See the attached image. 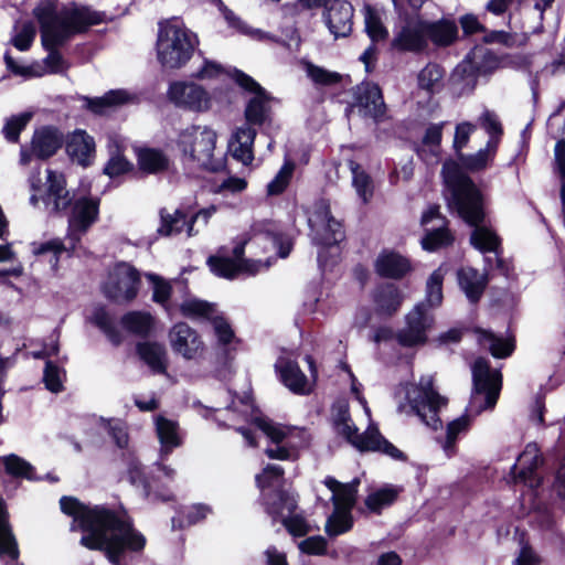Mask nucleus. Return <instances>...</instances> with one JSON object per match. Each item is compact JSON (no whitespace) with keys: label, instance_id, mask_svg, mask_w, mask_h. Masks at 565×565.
<instances>
[{"label":"nucleus","instance_id":"nucleus-1","mask_svg":"<svg viewBox=\"0 0 565 565\" xmlns=\"http://www.w3.org/2000/svg\"><path fill=\"white\" fill-rule=\"evenodd\" d=\"M64 514L72 516L71 531L81 530L85 534L81 545L93 551H104L113 565H124V555L140 552L146 545V537L134 527L126 510H110L104 505L89 507L74 497L60 499Z\"/></svg>","mask_w":565,"mask_h":565},{"label":"nucleus","instance_id":"nucleus-2","mask_svg":"<svg viewBox=\"0 0 565 565\" xmlns=\"http://www.w3.org/2000/svg\"><path fill=\"white\" fill-rule=\"evenodd\" d=\"M441 174L449 210L475 227L470 236L472 246L483 254H493L484 257L486 267L491 269L495 264L497 269L508 276L509 266L499 256L500 238L490 227L483 225L486 204L482 192L454 162L444 163Z\"/></svg>","mask_w":565,"mask_h":565},{"label":"nucleus","instance_id":"nucleus-3","mask_svg":"<svg viewBox=\"0 0 565 565\" xmlns=\"http://www.w3.org/2000/svg\"><path fill=\"white\" fill-rule=\"evenodd\" d=\"M33 13L40 24L42 44L49 51L44 64L51 73H63L67 70L57 47L89 26L102 23L105 18L103 12L88 7L74 2L62 4L58 0H40Z\"/></svg>","mask_w":565,"mask_h":565},{"label":"nucleus","instance_id":"nucleus-4","mask_svg":"<svg viewBox=\"0 0 565 565\" xmlns=\"http://www.w3.org/2000/svg\"><path fill=\"white\" fill-rule=\"evenodd\" d=\"M216 139L212 128L192 125L179 132L175 146L184 164L216 172L224 167L223 157L215 156Z\"/></svg>","mask_w":565,"mask_h":565},{"label":"nucleus","instance_id":"nucleus-5","mask_svg":"<svg viewBox=\"0 0 565 565\" xmlns=\"http://www.w3.org/2000/svg\"><path fill=\"white\" fill-rule=\"evenodd\" d=\"M403 391L405 402L398 403V413L416 415L435 430L441 427L439 412L447 405L448 399L435 390L433 375H423L418 383H407Z\"/></svg>","mask_w":565,"mask_h":565},{"label":"nucleus","instance_id":"nucleus-6","mask_svg":"<svg viewBox=\"0 0 565 565\" xmlns=\"http://www.w3.org/2000/svg\"><path fill=\"white\" fill-rule=\"evenodd\" d=\"M198 44L196 34L178 21L159 23L157 55L162 66H183L191 58Z\"/></svg>","mask_w":565,"mask_h":565},{"label":"nucleus","instance_id":"nucleus-7","mask_svg":"<svg viewBox=\"0 0 565 565\" xmlns=\"http://www.w3.org/2000/svg\"><path fill=\"white\" fill-rule=\"evenodd\" d=\"M255 424L270 439L265 449L270 459L295 460L298 450L309 444L310 435L305 428L286 427L262 417H257Z\"/></svg>","mask_w":565,"mask_h":565},{"label":"nucleus","instance_id":"nucleus-8","mask_svg":"<svg viewBox=\"0 0 565 565\" xmlns=\"http://www.w3.org/2000/svg\"><path fill=\"white\" fill-rule=\"evenodd\" d=\"M98 215V202L92 199L82 198L76 200L72 205V212L68 217V233L66 247L61 241L53 239L41 244L35 250L36 254H45L53 252L57 254L71 249L75 250L76 244L81 241V236L88 230V227L96 221Z\"/></svg>","mask_w":565,"mask_h":565},{"label":"nucleus","instance_id":"nucleus-9","mask_svg":"<svg viewBox=\"0 0 565 565\" xmlns=\"http://www.w3.org/2000/svg\"><path fill=\"white\" fill-rule=\"evenodd\" d=\"M472 383L470 412L477 415L482 411L492 409L501 391L502 376L500 371L492 370L487 359L478 358L472 364Z\"/></svg>","mask_w":565,"mask_h":565},{"label":"nucleus","instance_id":"nucleus-10","mask_svg":"<svg viewBox=\"0 0 565 565\" xmlns=\"http://www.w3.org/2000/svg\"><path fill=\"white\" fill-rule=\"evenodd\" d=\"M498 61L492 52L483 46H476L455 67L450 81L459 95L471 93L479 75L487 73L497 65Z\"/></svg>","mask_w":565,"mask_h":565},{"label":"nucleus","instance_id":"nucleus-11","mask_svg":"<svg viewBox=\"0 0 565 565\" xmlns=\"http://www.w3.org/2000/svg\"><path fill=\"white\" fill-rule=\"evenodd\" d=\"M46 182L41 185L40 173H32L29 181L32 194L30 203L36 205L42 201L45 209L50 212H62L71 206L73 198L65 188L64 175L53 170L46 171Z\"/></svg>","mask_w":565,"mask_h":565},{"label":"nucleus","instance_id":"nucleus-12","mask_svg":"<svg viewBox=\"0 0 565 565\" xmlns=\"http://www.w3.org/2000/svg\"><path fill=\"white\" fill-rule=\"evenodd\" d=\"M140 282V274L135 267L127 263H118L104 282L103 294L116 303L129 302L137 297Z\"/></svg>","mask_w":565,"mask_h":565},{"label":"nucleus","instance_id":"nucleus-13","mask_svg":"<svg viewBox=\"0 0 565 565\" xmlns=\"http://www.w3.org/2000/svg\"><path fill=\"white\" fill-rule=\"evenodd\" d=\"M248 242L249 239H245L234 247V258L220 255L210 256L207 265L211 271L218 277L233 279L239 275H256L262 268L266 269L269 266L268 264H263L260 260L243 258L244 246Z\"/></svg>","mask_w":565,"mask_h":565},{"label":"nucleus","instance_id":"nucleus-14","mask_svg":"<svg viewBox=\"0 0 565 565\" xmlns=\"http://www.w3.org/2000/svg\"><path fill=\"white\" fill-rule=\"evenodd\" d=\"M428 47L425 20L405 17L395 25L391 49L399 53H422Z\"/></svg>","mask_w":565,"mask_h":565},{"label":"nucleus","instance_id":"nucleus-15","mask_svg":"<svg viewBox=\"0 0 565 565\" xmlns=\"http://www.w3.org/2000/svg\"><path fill=\"white\" fill-rule=\"evenodd\" d=\"M308 223L312 232V239L317 245L333 246L344 238L341 223L331 215L330 207L323 200L316 203Z\"/></svg>","mask_w":565,"mask_h":565},{"label":"nucleus","instance_id":"nucleus-16","mask_svg":"<svg viewBox=\"0 0 565 565\" xmlns=\"http://www.w3.org/2000/svg\"><path fill=\"white\" fill-rule=\"evenodd\" d=\"M433 326L434 317L427 311L426 303L420 302L406 315L405 326L396 334L397 342L405 348L424 345Z\"/></svg>","mask_w":565,"mask_h":565},{"label":"nucleus","instance_id":"nucleus-17","mask_svg":"<svg viewBox=\"0 0 565 565\" xmlns=\"http://www.w3.org/2000/svg\"><path fill=\"white\" fill-rule=\"evenodd\" d=\"M354 106L364 118H371L375 124L388 119L387 108L379 85L363 82L356 86L354 92Z\"/></svg>","mask_w":565,"mask_h":565},{"label":"nucleus","instance_id":"nucleus-18","mask_svg":"<svg viewBox=\"0 0 565 565\" xmlns=\"http://www.w3.org/2000/svg\"><path fill=\"white\" fill-rule=\"evenodd\" d=\"M63 145V135L54 127H42L34 131L31 147L22 146L20 150V162L25 166L32 158L47 159L56 153Z\"/></svg>","mask_w":565,"mask_h":565},{"label":"nucleus","instance_id":"nucleus-19","mask_svg":"<svg viewBox=\"0 0 565 565\" xmlns=\"http://www.w3.org/2000/svg\"><path fill=\"white\" fill-rule=\"evenodd\" d=\"M233 77L235 82L245 90L254 93L245 109L247 124L263 125L269 115L268 98L264 88L249 75L242 71L234 70Z\"/></svg>","mask_w":565,"mask_h":565},{"label":"nucleus","instance_id":"nucleus-20","mask_svg":"<svg viewBox=\"0 0 565 565\" xmlns=\"http://www.w3.org/2000/svg\"><path fill=\"white\" fill-rule=\"evenodd\" d=\"M277 498L285 503L287 513H284V509L277 507L275 502L267 503V513L274 521L280 520L291 535H306L310 531V526L302 515L295 513L297 509V500L294 494L289 492H280L277 494Z\"/></svg>","mask_w":565,"mask_h":565},{"label":"nucleus","instance_id":"nucleus-21","mask_svg":"<svg viewBox=\"0 0 565 565\" xmlns=\"http://www.w3.org/2000/svg\"><path fill=\"white\" fill-rule=\"evenodd\" d=\"M168 337L173 352L185 360H194L204 351V343L200 334L185 322L175 323L170 329Z\"/></svg>","mask_w":565,"mask_h":565},{"label":"nucleus","instance_id":"nucleus-22","mask_svg":"<svg viewBox=\"0 0 565 565\" xmlns=\"http://www.w3.org/2000/svg\"><path fill=\"white\" fill-rule=\"evenodd\" d=\"M168 96L175 106L188 110L203 111L209 108L207 92L194 83L174 82L169 87Z\"/></svg>","mask_w":565,"mask_h":565},{"label":"nucleus","instance_id":"nucleus-23","mask_svg":"<svg viewBox=\"0 0 565 565\" xmlns=\"http://www.w3.org/2000/svg\"><path fill=\"white\" fill-rule=\"evenodd\" d=\"M439 209V205H430L422 215L424 226H427L434 220L437 221L435 227L426 228V235L422 239L423 248L429 252L447 246L452 242V236L447 228V221L440 214Z\"/></svg>","mask_w":565,"mask_h":565},{"label":"nucleus","instance_id":"nucleus-24","mask_svg":"<svg viewBox=\"0 0 565 565\" xmlns=\"http://www.w3.org/2000/svg\"><path fill=\"white\" fill-rule=\"evenodd\" d=\"M353 7L348 1L330 0L323 12L324 22L334 38H345L352 31Z\"/></svg>","mask_w":565,"mask_h":565},{"label":"nucleus","instance_id":"nucleus-25","mask_svg":"<svg viewBox=\"0 0 565 565\" xmlns=\"http://www.w3.org/2000/svg\"><path fill=\"white\" fill-rule=\"evenodd\" d=\"M541 463L542 458L536 446L527 445L511 467L514 481H521L532 489L540 487L542 479L537 476L536 469Z\"/></svg>","mask_w":565,"mask_h":565},{"label":"nucleus","instance_id":"nucleus-26","mask_svg":"<svg viewBox=\"0 0 565 565\" xmlns=\"http://www.w3.org/2000/svg\"><path fill=\"white\" fill-rule=\"evenodd\" d=\"M331 420L337 434L358 449L360 441L364 439V433H358V427L351 419L349 405L345 401H338L332 405Z\"/></svg>","mask_w":565,"mask_h":565},{"label":"nucleus","instance_id":"nucleus-27","mask_svg":"<svg viewBox=\"0 0 565 565\" xmlns=\"http://www.w3.org/2000/svg\"><path fill=\"white\" fill-rule=\"evenodd\" d=\"M275 367L279 374L280 381L292 393L306 395L311 392V385L297 362L280 358L276 362Z\"/></svg>","mask_w":565,"mask_h":565},{"label":"nucleus","instance_id":"nucleus-28","mask_svg":"<svg viewBox=\"0 0 565 565\" xmlns=\"http://www.w3.org/2000/svg\"><path fill=\"white\" fill-rule=\"evenodd\" d=\"M128 478L130 482L136 487H141L143 495L151 502H168L173 500V493L164 488L158 489L156 479H148L143 472V469L139 462H131L128 470Z\"/></svg>","mask_w":565,"mask_h":565},{"label":"nucleus","instance_id":"nucleus-29","mask_svg":"<svg viewBox=\"0 0 565 565\" xmlns=\"http://www.w3.org/2000/svg\"><path fill=\"white\" fill-rule=\"evenodd\" d=\"M252 237L249 241L269 242L278 248V255L286 258L291 250V243L286 241L278 226L271 221L255 222L250 227Z\"/></svg>","mask_w":565,"mask_h":565},{"label":"nucleus","instance_id":"nucleus-30","mask_svg":"<svg viewBox=\"0 0 565 565\" xmlns=\"http://www.w3.org/2000/svg\"><path fill=\"white\" fill-rule=\"evenodd\" d=\"M255 137L256 130L249 125L237 128L228 142V151L232 153L233 158L245 166L250 163L254 159L252 147Z\"/></svg>","mask_w":565,"mask_h":565},{"label":"nucleus","instance_id":"nucleus-31","mask_svg":"<svg viewBox=\"0 0 565 565\" xmlns=\"http://www.w3.org/2000/svg\"><path fill=\"white\" fill-rule=\"evenodd\" d=\"M154 424L157 436L161 445L160 459L164 460L174 448L180 447L182 444L179 425L177 422L161 415L156 417Z\"/></svg>","mask_w":565,"mask_h":565},{"label":"nucleus","instance_id":"nucleus-32","mask_svg":"<svg viewBox=\"0 0 565 565\" xmlns=\"http://www.w3.org/2000/svg\"><path fill=\"white\" fill-rule=\"evenodd\" d=\"M359 451H379L394 460L405 461L406 455L395 447L392 443L385 439L379 429L374 426H370L364 431V439L359 444Z\"/></svg>","mask_w":565,"mask_h":565},{"label":"nucleus","instance_id":"nucleus-33","mask_svg":"<svg viewBox=\"0 0 565 565\" xmlns=\"http://www.w3.org/2000/svg\"><path fill=\"white\" fill-rule=\"evenodd\" d=\"M323 483L332 492L331 500L335 508L338 505L340 509L352 510L360 484L359 478H354L351 482L342 483L333 477H327Z\"/></svg>","mask_w":565,"mask_h":565},{"label":"nucleus","instance_id":"nucleus-34","mask_svg":"<svg viewBox=\"0 0 565 565\" xmlns=\"http://www.w3.org/2000/svg\"><path fill=\"white\" fill-rule=\"evenodd\" d=\"M375 270L382 277L398 279L411 270V264L395 252L383 250L376 258Z\"/></svg>","mask_w":565,"mask_h":565},{"label":"nucleus","instance_id":"nucleus-35","mask_svg":"<svg viewBox=\"0 0 565 565\" xmlns=\"http://www.w3.org/2000/svg\"><path fill=\"white\" fill-rule=\"evenodd\" d=\"M107 148L109 159L104 168V173L109 178H115L130 171L131 163L122 154L124 139L117 135L108 136Z\"/></svg>","mask_w":565,"mask_h":565},{"label":"nucleus","instance_id":"nucleus-36","mask_svg":"<svg viewBox=\"0 0 565 565\" xmlns=\"http://www.w3.org/2000/svg\"><path fill=\"white\" fill-rule=\"evenodd\" d=\"M161 224L158 227V233L162 236H171L180 234L186 228L189 237L198 234V230L194 231L191 218L181 210H175L173 213H168L167 209L160 210Z\"/></svg>","mask_w":565,"mask_h":565},{"label":"nucleus","instance_id":"nucleus-37","mask_svg":"<svg viewBox=\"0 0 565 565\" xmlns=\"http://www.w3.org/2000/svg\"><path fill=\"white\" fill-rule=\"evenodd\" d=\"M402 294L394 284L380 285L373 292L375 311L381 316H392L401 307Z\"/></svg>","mask_w":565,"mask_h":565},{"label":"nucleus","instance_id":"nucleus-38","mask_svg":"<svg viewBox=\"0 0 565 565\" xmlns=\"http://www.w3.org/2000/svg\"><path fill=\"white\" fill-rule=\"evenodd\" d=\"M427 43L431 41L436 46H448L458 36V26L455 21L441 19L430 22L425 20Z\"/></svg>","mask_w":565,"mask_h":565},{"label":"nucleus","instance_id":"nucleus-39","mask_svg":"<svg viewBox=\"0 0 565 565\" xmlns=\"http://www.w3.org/2000/svg\"><path fill=\"white\" fill-rule=\"evenodd\" d=\"M66 150L73 160L87 166L95 152L94 138L85 130H75L67 141Z\"/></svg>","mask_w":565,"mask_h":565},{"label":"nucleus","instance_id":"nucleus-40","mask_svg":"<svg viewBox=\"0 0 565 565\" xmlns=\"http://www.w3.org/2000/svg\"><path fill=\"white\" fill-rule=\"evenodd\" d=\"M140 359L154 372L166 373V349L158 342H140L137 344Z\"/></svg>","mask_w":565,"mask_h":565},{"label":"nucleus","instance_id":"nucleus-41","mask_svg":"<svg viewBox=\"0 0 565 565\" xmlns=\"http://www.w3.org/2000/svg\"><path fill=\"white\" fill-rule=\"evenodd\" d=\"M458 282L471 302H477L480 299L487 284L484 277L471 267L458 271Z\"/></svg>","mask_w":565,"mask_h":565},{"label":"nucleus","instance_id":"nucleus-42","mask_svg":"<svg viewBox=\"0 0 565 565\" xmlns=\"http://www.w3.org/2000/svg\"><path fill=\"white\" fill-rule=\"evenodd\" d=\"M18 556V544L8 522L4 502L0 499V558L15 561Z\"/></svg>","mask_w":565,"mask_h":565},{"label":"nucleus","instance_id":"nucleus-43","mask_svg":"<svg viewBox=\"0 0 565 565\" xmlns=\"http://www.w3.org/2000/svg\"><path fill=\"white\" fill-rule=\"evenodd\" d=\"M476 333L478 334L479 344L488 349L494 358H507L514 350L513 341L510 339L497 337L491 331L483 329H476Z\"/></svg>","mask_w":565,"mask_h":565},{"label":"nucleus","instance_id":"nucleus-44","mask_svg":"<svg viewBox=\"0 0 565 565\" xmlns=\"http://www.w3.org/2000/svg\"><path fill=\"white\" fill-rule=\"evenodd\" d=\"M349 168L352 174V186L359 199L369 203L374 194V183L371 175L355 161H349Z\"/></svg>","mask_w":565,"mask_h":565},{"label":"nucleus","instance_id":"nucleus-45","mask_svg":"<svg viewBox=\"0 0 565 565\" xmlns=\"http://www.w3.org/2000/svg\"><path fill=\"white\" fill-rule=\"evenodd\" d=\"M125 330L138 337H147L153 327V317L145 311H130L121 317Z\"/></svg>","mask_w":565,"mask_h":565},{"label":"nucleus","instance_id":"nucleus-46","mask_svg":"<svg viewBox=\"0 0 565 565\" xmlns=\"http://www.w3.org/2000/svg\"><path fill=\"white\" fill-rule=\"evenodd\" d=\"M182 316L192 320H210L217 312L215 305L198 299L195 297L185 298L180 305Z\"/></svg>","mask_w":565,"mask_h":565},{"label":"nucleus","instance_id":"nucleus-47","mask_svg":"<svg viewBox=\"0 0 565 565\" xmlns=\"http://www.w3.org/2000/svg\"><path fill=\"white\" fill-rule=\"evenodd\" d=\"M138 164L142 171L158 173L168 168V157L158 149L143 148L138 151Z\"/></svg>","mask_w":565,"mask_h":565},{"label":"nucleus","instance_id":"nucleus-48","mask_svg":"<svg viewBox=\"0 0 565 565\" xmlns=\"http://www.w3.org/2000/svg\"><path fill=\"white\" fill-rule=\"evenodd\" d=\"M365 31L372 42L384 41L388 36V31L383 24L380 12L370 4L364 6L363 10Z\"/></svg>","mask_w":565,"mask_h":565},{"label":"nucleus","instance_id":"nucleus-49","mask_svg":"<svg viewBox=\"0 0 565 565\" xmlns=\"http://www.w3.org/2000/svg\"><path fill=\"white\" fill-rule=\"evenodd\" d=\"M92 322L98 327L114 345L122 342V335L115 324L111 316L104 307H96L92 315Z\"/></svg>","mask_w":565,"mask_h":565},{"label":"nucleus","instance_id":"nucleus-50","mask_svg":"<svg viewBox=\"0 0 565 565\" xmlns=\"http://www.w3.org/2000/svg\"><path fill=\"white\" fill-rule=\"evenodd\" d=\"M128 93L124 89L109 90L102 97L86 98L87 107L95 114H104L107 108L125 104L128 100Z\"/></svg>","mask_w":565,"mask_h":565},{"label":"nucleus","instance_id":"nucleus-51","mask_svg":"<svg viewBox=\"0 0 565 565\" xmlns=\"http://www.w3.org/2000/svg\"><path fill=\"white\" fill-rule=\"evenodd\" d=\"M444 68L436 63H428L417 76L419 88L428 93L438 92L443 86Z\"/></svg>","mask_w":565,"mask_h":565},{"label":"nucleus","instance_id":"nucleus-52","mask_svg":"<svg viewBox=\"0 0 565 565\" xmlns=\"http://www.w3.org/2000/svg\"><path fill=\"white\" fill-rule=\"evenodd\" d=\"M353 526L351 511L334 507V511L328 518L326 532L329 536H338L350 531Z\"/></svg>","mask_w":565,"mask_h":565},{"label":"nucleus","instance_id":"nucleus-53","mask_svg":"<svg viewBox=\"0 0 565 565\" xmlns=\"http://www.w3.org/2000/svg\"><path fill=\"white\" fill-rule=\"evenodd\" d=\"M497 148V141L494 139L488 140L486 147L480 149L477 153L468 156L460 154V161L469 170H482L493 158Z\"/></svg>","mask_w":565,"mask_h":565},{"label":"nucleus","instance_id":"nucleus-54","mask_svg":"<svg viewBox=\"0 0 565 565\" xmlns=\"http://www.w3.org/2000/svg\"><path fill=\"white\" fill-rule=\"evenodd\" d=\"M398 490L394 487H384L371 492L365 499L366 508L374 513H380L390 507L397 498Z\"/></svg>","mask_w":565,"mask_h":565},{"label":"nucleus","instance_id":"nucleus-55","mask_svg":"<svg viewBox=\"0 0 565 565\" xmlns=\"http://www.w3.org/2000/svg\"><path fill=\"white\" fill-rule=\"evenodd\" d=\"M4 470L14 478H24L26 480H35L33 466L23 458L11 454L2 458Z\"/></svg>","mask_w":565,"mask_h":565},{"label":"nucleus","instance_id":"nucleus-56","mask_svg":"<svg viewBox=\"0 0 565 565\" xmlns=\"http://www.w3.org/2000/svg\"><path fill=\"white\" fill-rule=\"evenodd\" d=\"M31 118V113H21L7 118L4 126L2 128V134L4 138L9 142H18L21 131L26 127Z\"/></svg>","mask_w":565,"mask_h":565},{"label":"nucleus","instance_id":"nucleus-57","mask_svg":"<svg viewBox=\"0 0 565 565\" xmlns=\"http://www.w3.org/2000/svg\"><path fill=\"white\" fill-rule=\"evenodd\" d=\"M307 76L320 86H333L341 82L342 75L338 72H332L312 63H306Z\"/></svg>","mask_w":565,"mask_h":565},{"label":"nucleus","instance_id":"nucleus-58","mask_svg":"<svg viewBox=\"0 0 565 565\" xmlns=\"http://www.w3.org/2000/svg\"><path fill=\"white\" fill-rule=\"evenodd\" d=\"M13 36L11 39L12 44L19 51H28L35 38V26L30 21L17 23L13 28Z\"/></svg>","mask_w":565,"mask_h":565},{"label":"nucleus","instance_id":"nucleus-59","mask_svg":"<svg viewBox=\"0 0 565 565\" xmlns=\"http://www.w3.org/2000/svg\"><path fill=\"white\" fill-rule=\"evenodd\" d=\"M443 280L444 270L441 267L437 268L429 276L426 284V302L430 307H437L443 300Z\"/></svg>","mask_w":565,"mask_h":565},{"label":"nucleus","instance_id":"nucleus-60","mask_svg":"<svg viewBox=\"0 0 565 565\" xmlns=\"http://www.w3.org/2000/svg\"><path fill=\"white\" fill-rule=\"evenodd\" d=\"M146 277L152 284V300L161 305L167 311L170 310L169 299L171 285L156 274H147Z\"/></svg>","mask_w":565,"mask_h":565},{"label":"nucleus","instance_id":"nucleus-61","mask_svg":"<svg viewBox=\"0 0 565 565\" xmlns=\"http://www.w3.org/2000/svg\"><path fill=\"white\" fill-rule=\"evenodd\" d=\"M294 169L295 164L291 161H286L275 178L267 184V194L271 196L281 194L291 180Z\"/></svg>","mask_w":565,"mask_h":565},{"label":"nucleus","instance_id":"nucleus-62","mask_svg":"<svg viewBox=\"0 0 565 565\" xmlns=\"http://www.w3.org/2000/svg\"><path fill=\"white\" fill-rule=\"evenodd\" d=\"M468 426L469 418L467 416H461L448 424L446 439L443 444V449L448 457H451L455 454L457 437L461 431L466 430Z\"/></svg>","mask_w":565,"mask_h":565},{"label":"nucleus","instance_id":"nucleus-63","mask_svg":"<svg viewBox=\"0 0 565 565\" xmlns=\"http://www.w3.org/2000/svg\"><path fill=\"white\" fill-rule=\"evenodd\" d=\"M284 469L279 465H267L263 472L256 476L257 487L262 490L266 488L279 487L284 478Z\"/></svg>","mask_w":565,"mask_h":565},{"label":"nucleus","instance_id":"nucleus-64","mask_svg":"<svg viewBox=\"0 0 565 565\" xmlns=\"http://www.w3.org/2000/svg\"><path fill=\"white\" fill-rule=\"evenodd\" d=\"M64 371L51 361H47L44 367L43 381L45 387L52 393H58L63 390Z\"/></svg>","mask_w":565,"mask_h":565}]
</instances>
